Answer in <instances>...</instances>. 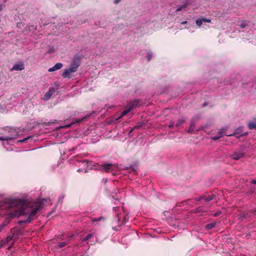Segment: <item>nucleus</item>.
<instances>
[{"label":"nucleus","mask_w":256,"mask_h":256,"mask_svg":"<svg viewBox=\"0 0 256 256\" xmlns=\"http://www.w3.org/2000/svg\"><path fill=\"white\" fill-rule=\"evenodd\" d=\"M42 202L40 201L26 202L25 200H20L11 202L10 207L12 208L8 214L10 218L19 217L22 215L28 214V217L24 220L19 222L20 224L30 223L34 218L35 215L42 207Z\"/></svg>","instance_id":"f257e3e1"},{"label":"nucleus","mask_w":256,"mask_h":256,"mask_svg":"<svg viewBox=\"0 0 256 256\" xmlns=\"http://www.w3.org/2000/svg\"><path fill=\"white\" fill-rule=\"evenodd\" d=\"M81 60L82 58L79 56H74L70 64V68L64 70L62 74V76L64 78H70V74L75 72L78 70L81 64Z\"/></svg>","instance_id":"f03ea898"},{"label":"nucleus","mask_w":256,"mask_h":256,"mask_svg":"<svg viewBox=\"0 0 256 256\" xmlns=\"http://www.w3.org/2000/svg\"><path fill=\"white\" fill-rule=\"evenodd\" d=\"M100 166L99 170L101 171H103L106 172H112L118 168V166L115 164L104 162L103 164Z\"/></svg>","instance_id":"7ed1b4c3"},{"label":"nucleus","mask_w":256,"mask_h":256,"mask_svg":"<svg viewBox=\"0 0 256 256\" xmlns=\"http://www.w3.org/2000/svg\"><path fill=\"white\" fill-rule=\"evenodd\" d=\"M11 132L12 133V134H10V136H6L4 137L0 136V140L8 141L16 138L18 136V132L15 130H11Z\"/></svg>","instance_id":"20e7f679"},{"label":"nucleus","mask_w":256,"mask_h":256,"mask_svg":"<svg viewBox=\"0 0 256 256\" xmlns=\"http://www.w3.org/2000/svg\"><path fill=\"white\" fill-rule=\"evenodd\" d=\"M14 234V233L8 234L7 236L5 238L0 241V244H1V246H4L6 244H8L10 240H11L12 239Z\"/></svg>","instance_id":"39448f33"},{"label":"nucleus","mask_w":256,"mask_h":256,"mask_svg":"<svg viewBox=\"0 0 256 256\" xmlns=\"http://www.w3.org/2000/svg\"><path fill=\"white\" fill-rule=\"evenodd\" d=\"M24 69V66L23 62H20L19 64H15L10 69V71L22 70Z\"/></svg>","instance_id":"423d86ee"},{"label":"nucleus","mask_w":256,"mask_h":256,"mask_svg":"<svg viewBox=\"0 0 256 256\" xmlns=\"http://www.w3.org/2000/svg\"><path fill=\"white\" fill-rule=\"evenodd\" d=\"M140 102L139 100H134L133 101H130L128 103V106L130 108H132V110L134 108H136L138 104Z\"/></svg>","instance_id":"0eeeda50"},{"label":"nucleus","mask_w":256,"mask_h":256,"mask_svg":"<svg viewBox=\"0 0 256 256\" xmlns=\"http://www.w3.org/2000/svg\"><path fill=\"white\" fill-rule=\"evenodd\" d=\"M203 22H210L211 20L210 19H208L206 18H202L198 20H197L196 22V24L199 26H201Z\"/></svg>","instance_id":"6e6552de"},{"label":"nucleus","mask_w":256,"mask_h":256,"mask_svg":"<svg viewBox=\"0 0 256 256\" xmlns=\"http://www.w3.org/2000/svg\"><path fill=\"white\" fill-rule=\"evenodd\" d=\"M62 67V64L60 62L56 63L53 67L48 69L49 72H54L55 70L60 69Z\"/></svg>","instance_id":"1a4fd4ad"},{"label":"nucleus","mask_w":256,"mask_h":256,"mask_svg":"<svg viewBox=\"0 0 256 256\" xmlns=\"http://www.w3.org/2000/svg\"><path fill=\"white\" fill-rule=\"evenodd\" d=\"M90 220L92 224L96 225L97 224H95L96 222L100 221L105 222L106 220V218L104 216H100L98 218H91Z\"/></svg>","instance_id":"9d476101"},{"label":"nucleus","mask_w":256,"mask_h":256,"mask_svg":"<svg viewBox=\"0 0 256 256\" xmlns=\"http://www.w3.org/2000/svg\"><path fill=\"white\" fill-rule=\"evenodd\" d=\"M73 235L67 237L66 240L65 242H59L58 244V248H62L66 246V244L69 242L70 240V239L73 236Z\"/></svg>","instance_id":"9b49d317"},{"label":"nucleus","mask_w":256,"mask_h":256,"mask_svg":"<svg viewBox=\"0 0 256 256\" xmlns=\"http://www.w3.org/2000/svg\"><path fill=\"white\" fill-rule=\"evenodd\" d=\"M54 92V90L53 88H49L48 91L44 95V99L46 100H48Z\"/></svg>","instance_id":"f8f14e48"},{"label":"nucleus","mask_w":256,"mask_h":256,"mask_svg":"<svg viewBox=\"0 0 256 256\" xmlns=\"http://www.w3.org/2000/svg\"><path fill=\"white\" fill-rule=\"evenodd\" d=\"M195 124H196V122H195L194 120V118H192L190 120V127L188 130V133L192 134L194 130Z\"/></svg>","instance_id":"ddd939ff"},{"label":"nucleus","mask_w":256,"mask_h":256,"mask_svg":"<svg viewBox=\"0 0 256 256\" xmlns=\"http://www.w3.org/2000/svg\"><path fill=\"white\" fill-rule=\"evenodd\" d=\"M204 200L205 202H210V200L215 199L216 198V196L214 194H212L207 197L206 196V195H204Z\"/></svg>","instance_id":"4468645a"},{"label":"nucleus","mask_w":256,"mask_h":256,"mask_svg":"<svg viewBox=\"0 0 256 256\" xmlns=\"http://www.w3.org/2000/svg\"><path fill=\"white\" fill-rule=\"evenodd\" d=\"M248 128L250 130H256V121H250L248 123Z\"/></svg>","instance_id":"2eb2a0df"},{"label":"nucleus","mask_w":256,"mask_h":256,"mask_svg":"<svg viewBox=\"0 0 256 256\" xmlns=\"http://www.w3.org/2000/svg\"><path fill=\"white\" fill-rule=\"evenodd\" d=\"M132 110V108H128V109L127 110H124L123 111L122 114H121V115L118 118V119H120L122 117L124 116H126V114H127L129 112H130V111Z\"/></svg>","instance_id":"dca6fc26"},{"label":"nucleus","mask_w":256,"mask_h":256,"mask_svg":"<svg viewBox=\"0 0 256 256\" xmlns=\"http://www.w3.org/2000/svg\"><path fill=\"white\" fill-rule=\"evenodd\" d=\"M216 226V222H212L210 224H208L206 226V228L208 230H211L214 228Z\"/></svg>","instance_id":"f3484780"},{"label":"nucleus","mask_w":256,"mask_h":256,"mask_svg":"<svg viewBox=\"0 0 256 256\" xmlns=\"http://www.w3.org/2000/svg\"><path fill=\"white\" fill-rule=\"evenodd\" d=\"M232 157L234 160H238L240 158V154L238 152H234L232 155Z\"/></svg>","instance_id":"a211bd4d"},{"label":"nucleus","mask_w":256,"mask_h":256,"mask_svg":"<svg viewBox=\"0 0 256 256\" xmlns=\"http://www.w3.org/2000/svg\"><path fill=\"white\" fill-rule=\"evenodd\" d=\"M188 4H184L183 5H179L178 6V8L176 10V12H178L182 10L183 8H186Z\"/></svg>","instance_id":"6ab92c4d"},{"label":"nucleus","mask_w":256,"mask_h":256,"mask_svg":"<svg viewBox=\"0 0 256 256\" xmlns=\"http://www.w3.org/2000/svg\"><path fill=\"white\" fill-rule=\"evenodd\" d=\"M226 128H221L219 131H218V134L220 136L222 135V137L224 135V134H225L226 130Z\"/></svg>","instance_id":"aec40b11"},{"label":"nucleus","mask_w":256,"mask_h":256,"mask_svg":"<svg viewBox=\"0 0 256 256\" xmlns=\"http://www.w3.org/2000/svg\"><path fill=\"white\" fill-rule=\"evenodd\" d=\"M93 236V234H88V235H87L85 238H84L82 241V242H86V241H87L89 239H90V238H92Z\"/></svg>","instance_id":"412c9836"},{"label":"nucleus","mask_w":256,"mask_h":256,"mask_svg":"<svg viewBox=\"0 0 256 256\" xmlns=\"http://www.w3.org/2000/svg\"><path fill=\"white\" fill-rule=\"evenodd\" d=\"M7 224L8 222H5L0 224V232L4 228L5 226L7 225Z\"/></svg>","instance_id":"4be33fe9"},{"label":"nucleus","mask_w":256,"mask_h":256,"mask_svg":"<svg viewBox=\"0 0 256 256\" xmlns=\"http://www.w3.org/2000/svg\"><path fill=\"white\" fill-rule=\"evenodd\" d=\"M185 122V120H182V119H180V120H179L178 122H176V127H178L179 126H180V125L184 123V122Z\"/></svg>","instance_id":"5701e85b"},{"label":"nucleus","mask_w":256,"mask_h":256,"mask_svg":"<svg viewBox=\"0 0 256 256\" xmlns=\"http://www.w3.org/2000/svg\"><path fill=\"white\" fill-rule=\"evenodd\" d=\"M222 138V135H220H220L218 134V135H216V136H213V137L212 138V139L213 140H218L219 138Z\"/></svg>","instance_id":"b1692460"},{"label":"nucleus","mask_w":256,"mask_h":256,"mask_svg":"<svg viewBox=\"0 0 256 256\" xmlns=\"http://www.w3.org/2000/svg\"><path fill=\"white\" fill-rule=\"evenodd\" d=\"M142 124H137L136 126H135L133 128L131 132H132V130H136V129H138L140 128V127H142Z\"/></svg>","instance_id":"393cba45"},{"label":"nucleus","mask_w":256,"mask_h":256,"mask_svg":"<svg viewBox=\"0 0 256 256\" xmlns=\"http://www.w3.org/2000/svg\"><path fill=\"white\" fill-rule=\"evenodd\" d=\"M247 26V24H246L245 21H242L241 22V28H244Z\"/></svg>","instance_id":"a878e982"},{"label":"nucleus","mask_w":256,"mask_h":256,"mask_svg":"<svg viewBox=\"0 0 256 256\" xmlns=\"http://www.w3.org/2000/svg\"><path fill=\"white\" fill-rule=\"evenodd\" d=\"M152 54H148L146 56V58H147L148 61H150L152 59Z\"/></svg>","instance_id":"bb28decb"},{"label":"nucleus","mask_w":256,"mask_h":256,"mask_svg":"<svg viewBox=\"0 0 256 256\" xmlns=\"http://www.w3.org/2000/svg\"><path fill=\"white\" fill-rule=\"evenodd\" d=\"M222 214L220 211H218L214 214V216L215 217L219 216Z\"/></svg>","instance_id":"cd10ccee"},{"label":"nucleus","mask_w":256,"mask_h":256,"mask_svg":"<svg viewBox=\"0 0 256 256\" xmlns=\"http://www.w3.org/2000/svg\"><path fill=\"white\" fill-rule=\"evenodd\" d=\"M204 196H200L198 198H196V201H200V200H202V199H204Z\"/></svg>","instance_id":"c85d7f7f"},{"label":"nucleus","mask_w":256,"mask_h":256,"mask_svg":"<svg viewBox=\"0 0 256 256\" xmlns=\"http://www.w3.org/2000/svg\"><path fill=\"white\" fill-rule=\"evenodd\" d=\"M54 123H55V122H48L47 124L44 123V124H45L46 125H47V126H50V125H51V124H54Z\"/></svg>","instance_id":"c756f323"},{"label":"nucleus","mask_w":256,"mask_h":256,"mask_svg":"<svg viewBox=\"0 0 256 256\" xmlns=\"http://www.w3.org/2000/svg\"><path fill=\"white\" fill-rule=\"evenodd\" d=\"M174 122H172V124H170L168 126V127H169L170 128H174Z\"/></svg>","instance_id":"7c9ffc66"},{"label":"nucleus","mask_w":256,"mask_h":256,"mask_svg":"<svg viewBox=\"0 0 256 256\" xmlns=\"http://www.w3.org/2000/svg\"><path fill=\"white\" fill-rule=\"evenodd\" d=\"M30 138V136L26 138H24V140H21L22 142H26L28 140L29 138Z\"/></svg>","instance_id":"2f4dec72"},{"label":"nucleus","mask_w":256,"mask_h":256,"mask_svg":"<svg viewBox=\"0 0 256 256\" xmlns=\"http://www.w3.org/2000/svg\"><path fill=\"white\" fill-rule=\"evenodd\" d=\"M120 1H121V0H114V3L115 4H118Z\"/></svg>","instance_id":"473e14b6"},{"label":"nucleus","mask_w":256,"mask_h":256,"mask_svg":"<svg viewBox=\"0 0 256 256\" xmlns=\"http://www.w3.org/2000/svg\"><path fill=\"white\" fill-rule=\"evenodd\" d=\"M251 183L252 184H256V180H252V182H251Z\"/></svg>","instance_id":"72a5a7b5"},{"label":"nucleus","mask_w":256,"mask_h":256,"mask_svg":"<svg viewBox=\"0 0 256 256\" xmlns=\"http://www.w3.org/2000/svg\"><path fill=\"white\" fill-rule=\"evenodd\" d=\"M3 9V6L0 4V12Z\"/></svg>","instance_id":"f704fd0d"},{"label":"nucleus","mask_w":256,"mask_h":256,"mask_svg":"<svg viewBox=\"0 0 256 256\" xmlns=\"http://www.w3.org/2000/svg\"><path fill=\"white\" fill-rule=\"evenodd\" d=\"M83 162H84H84H86V164H88V160H84L83 161Z\"/></svg>","instance_id":"c9c22d12"},{"label":"nucleus","mask_w":256,"mask_h":256,"mask_svg":"<svg viewBox=\"0 0 256 256\" xmlns=\"http://www.w3.org/2000/svg\"><path fill=\"white\" fill-rule=\"evenodd\" d=\"M186 23H187V22L186 21H184V22H182V24H186Z\"/></svg>","instance_id":"e433bc0d"},{"label":"nucleus","mask_w":256,"mask_h":256,"mask_svg":"<svg viewBox=\"0 0 256 256\" xmlns=\"http://www.w3.org/2000/svg\"><path fill=\"white\" fill-rule=\"evenodd\" d=\"M12 248V246H10L8 248V250H10Z\"/></svg>","instance_id":"4c0bfd02"},{"label":"nucleus","mask_w":256,"mask_h":256,"mask_svg":"<svg viewBox=\"0 0 256 256\" xmlns=\"http://www.w3.org/2000/svg\"><path fill=\"white\" fill-rule=\"evenodd\" d=\"M244 135H245V133H244V134H240V136H244Z\"/></svg>","instance_id":"58836bf2"},{"label":"nucleus","mask_w":256,"mask_h":256,"mask_svg":"<svg viewBox=\"0 0 256 256\" xmlns=\"http://www.w3.org/2000/svg\"><path fill=\"white\" fill-rule=\"evenodd\" d=\"M78 172H81V170H80V169H78Z\"/></svg>","instance_id":"ea45409f"},{"label":"nucleus","mask_w":256,"mask_h":256,"mask_svg":"<svg viewBox=\"0 0 256 256\" xmlns=\"http://www.w3.org/2000/svg\"><path fill=\"white\" fill-rule=\"evenodd\" d=\"M3 246H1V244H0V248H1Z\"/></svg>","instance_id":"a19ab883"},{"label":"nucleus","mask_w":256,"mask_h":256,"mask_svg":"<svg viewBox=\"0 0 256 256\" xmlns=\"http://www.w3.org/2000/svg\"><path fill=\"white\" fill-rule=\"evenodd\" d=\"M242 154L241 153V155H240L241 158L242 157Z\"/></svg>","instance_id":"79ce46f5"},{"label":"nucleus","mask_w":256,"mask_h":256,"mask_svg":"<svg viewBox=\"0 0 256 256\" xmlns=\"http://www.w3.org/2000/svg\"><path fill=\"white\" fill-rule=\"evenodd\" d=\"M241 256H242V255H241Z\"/></svg>","instance_id":"37998d69"}]
</instances>
